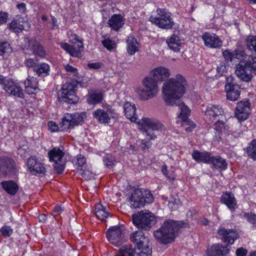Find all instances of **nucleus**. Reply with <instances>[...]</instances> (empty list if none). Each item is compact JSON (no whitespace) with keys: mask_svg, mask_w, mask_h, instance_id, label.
I'll return each instance as SVG.
<instances>
[{"mask_svg":"<svg viewBox=\"0 0 256 256\" xmlns=\"http://www.w3.org/2000/svg\"><path fill=\"white\" fill-rule=\"evenodd\" d=\"M186 82L180 74L165 82L162 86L164 100L168 105L174 106L185 92Z\"/></svg>","mask_w":256,"mask_h":256,"instance_id":"obj_1","label":"nucleus"},{"mask_svg":"<svg viewBox=\"0 0 256 256\" xmlns=\"http://www.w3.org/2000/svg\"><path fill=\"white\" fill-rule=\"evenodd\" d=\"M182 224V221L166 220L163 222L158 229L154 232V236L160 244H170L174 241Z\"/></svg>","mask_w":256,"mask_h":256,"instance_id":"obj_2","label":"nucleus"},{"mask_svg":"<svg viewBox=\"0 0 256 256\" xmlns=\"http://www.w3.org/2000/svg\"><path fill=\"white\" fill-rule=\"evenodd\" d=\"M164 128V126L159 120L154 118H143L142 119L141 130L143 134L146 138L147 140H142L140 144V147L144 150L150 148L152 143L149 140H153L156 138V136L153 131L162 130Z\"/></svg>","mask_w":256,"mask_h":256,"instance_id":"obj_3","label":"nucleus"},{"mask_svg":"<svg viewBox=\"0 0 256 256\" xmlns=\"http://www.w3.org/2000/svg\"><path fill=\"white\" fill-rule=\"evenodd\" d=\"M142 84L144 88H138L136 91L142 100H146L152 98L158 91V81L151 76L144 78Z\"/></svg>","mask_w":256,"mask_h":256,"instance_id":"obj_4","label":"nucleus"},{"mask_svg":"<svg viewBox=\"0 0 256 256\" xmlns=\"http://www.w3.org/2000/svg\"><path fill=\"white\" fill-rule=\"evenodd\" d=\"M134 246L141 250L140 256H152V250L150 246L149 239L142 230H136L131 234L130 237Z\"/></svg>","mask_w":256,"mask_h":256,"instance_id":"obj_5","label":"nucleus"},{"mask_svg":"<svg viewBox=\"0 0 256 256\" xmlns=\"http://www.w3.org/2000/svg\"><path fill=\"white\" fill-rule=\"evenodd\" d=\"M134 224L140 230H148L156 222V216L150 212L140 211L132 216Z\"/></svg>","mask_w":256,"mask_h":256,"instance_id":"obj_6","label":"nucleus"},{"mask_svg":"<svg viewBox=\"0 0 256 256\" xmlns=\"http://www.w3.org/2000/svg\"><path fill=\"white\" fill-rule=\"evenodd\" d=\"M77 85L78 82L74 80H70L64 84L61 89L62 95L58 97L59 102L70 104L76 103L78 102L76 94Z\"/></svg>","mask_w":256,"mask_h":256,"instance_id":"obj_7","label":"nucleus"},{"mask_svg":"<svg viewBox=\"0 0 256 256\" xmlns=\"http://www.w3.org/2000/svg\"><path fill=\"white\" fill-rule=\"evenodd\" d=\"M156 12L159 16L158 17L151 16L149 20L152 24H156L159 28L170 30L172 28L174 23L170 13L164 10L158 8Z\"/></svg>","mask_w":256,"mask_h":256,"instance_id":"obj_8","label":"nucleus"},{"mask_svg":"<svg viewBox=\"0 0 256 256\" xmlns=\"http://www.w3.org/2000/svg\"><path fill=\"white\" fill-rule=\"evenodd\" d=\"M85 117L86 115L83 113L66 114L60 124V130L65 131L72 128L75 126L82 124Z\"/></svg>","mask_w":256,"mask_h":256,"instance_id":"obj_9","label":"nucleus"},{"mask_svg":"<svg viewBox=\"0 0 256 256\" xmlns=\"http://www.w3.org/2000/svg\"><path fill=\"white\" fill-rule=\"evenodd\" d=\"M18 172L16 161L8 156L0 157V176H16Z\"/></svg>","mask_w":256,"mask_h":256,"instance_id":"obj_10","label":"nucleus"},{"mask_svg":"<svg viewBox=\"0 0 256 256\" xmlns=\"http://www.w3.org/2000/svg\"><path fill=\"white\" fill-rule=\"evenodd\" d=\"M124 226H114L108 229L106 236L108 241L116 246L121 245L124 241Z\"/></svg>","mask_w":256,"mask_h":256,"instance_id":"obj_11","label":"nucleus"},{"mask_svg":"<svg viewBox=\"0 0 256 256\" xmlns=\"http://www.w3.org/2000/svg\"><path fill=\"white\" fill-rule=\"evenodd\" d=\"M64 153L59 148H54L48 153V157L50 162H54V168L56 172L62 174L65 167L64 162L62 161Z\"/></svg>","mask_w":256,"mask_h":256,"instance_id":"obj_12","label":"nucleus"},{"mask_svg":"<svg viewBox=\"0 0 256 256\" xmlns=\"http://www.w3.org/2000/svg\"><path fill=\"white\" fill-rule=\"evenodd\" d=\"M225 90L228 100L231 101L238 100L240 94V86L236 84V80L232 76H228L226 78Z\"/></svg>","mask_w":256,"mask_h":256,"instance_id":"obj_13","label":"nucleus"},{"mask_svg":"<svg viewBox=\"0 0 256 256\" xmlns=\"http://www.w3.org/2000/svg\"><path fill=\"white\" fill-rule=\"evenodd\" d=\"M0 84L2 86L3 88L7 93L20 98L24 97L23 90L20 86L13 81L8 79L0 78Z\"/></svg>","mask_w":256,"mask_h":256,"instance_id":"obj_14","label":"nucleus"},{"mask_svg":"<svg viewBox=\"0 0 256 256\" xmlns=\"http://www.w3.org/2000/svg\"><path fill=\"white\" fill-rule=\"evenodd\" d=\"M252 69L245 60L240 62L236 66L235 74L238 78L242 81H250L252 78Z\"/></svg>","mask_w":256,"mask_h":256,"instance_id":"obj_15","label":"nucleus"},{"mask_svg":"<svg viewBox=\"0 0 256 256\" xmlns=\"http://www.w3.org/2000/svg\"><path fill=\"white\" fill-rule=\"evenodd\" d=\"M238 236L237 232L232 229L220 228L218 230L217 238L228 244H233Z\"/></svg>","mask_w":256,"mask_h":256,"instance_id":"obj_16","label":"nucleus"},{"mask_svg":"<svg viewBox=\"0 0 256 256\" xmlns=\"http://www.w3.org/2000/svg\"><path fill=\"white\" fill-rule=\"evenodd\" d=\"M250 109L248 100H244L237 104L235 116L240 120H246L250 114Z\"/></svg>","mask_w":256,"mask_h":256,"instance_id":"obj_17","label":"nucleus"},{"mask_svg":"<svg viewBox=\"0 0 256 256\" xmlns=\"http://www.w3.org/2000/svg\"><path fill=\"white\" fill-rule=\"evenodd\" d=\"M206 46L210 48H220L222 45V42L220 38L214 34L206 32L202 36Z\"/></svg>","mask_w":256,"mask_h":256,"instance_id":"obj_18","label":"nucleus"},{"mask_svg":"<svg viewBox=\"0 0 256 256\" xmlns=\"http://www.w3.org/2000/svg\"><path fill=\"white\" fill-rule=\"evenodd\" d=\"M229 245L224 246L222 244H216L212 245L207 251L208 256H226L230 252Z\"/></svg>","mask_w":256,"mask_h":256,"instance_id":"obj_19","label":"nucleus"},{"mask_svg":"<svg viewBox=\"0 0 256 256\" xmlns=\"http://www.w3.org/2000/svg\"><path fill=\"white\" fill-rule=\"evenodd\" d=\"M131 206L134 208H138L144 205V195L143 192L140 188L134 190L130 198Z\"/></svg>","mask_w":256,"mask_h":256,"instance_id":"obj_20","label":"nucleus"},{"mask_svg":"<svg viewBox=\"0 0 256 256\" xmlns=\"http://www.w3.org/2000/svg\"><path fill=\"white\" fill-rule=\"evenodd\" d=\"M27 166L30 172L34 174H44L46 172V169L43 164L37 161L34 157H30L28 158Z\"/></svg>","mask_w":256,"mask_h":256,"instance_id":"obj_21","label":"nucleus"},{"mask_svg":"<svg viewBox=\"0 0 256 256\" xmlns=\"http://www.w3.org/2000/svg\"><path fill=\"white\" fill-rule=\"evenodd\" d=\"M150 76L155 78L158 81H164L170 75L169 70L165 67L160 66L153 70L150 72Z\"/></svg>","mask_w":256,"mask_h":256,"instance_id":"obj_22","label":"nucleus"},{"mask_svg":"<svg viewBox=\"0 0 256 256\" xmlns=\"http://www.w3.org/2000/svg\"><path fill=\"white\" fill-rule=\"evenodd\" d=\"M25 90L29 94H34L36 90H38V82L36 78L28 76L24 81Z\"/></svg>","mask_w":256,"mask_h":256,"instance_id":"obj_23","label":"nucleus"},{"mask_svg":"<svg viewBox=\"0 0 256 256\" xmlns=\"http://www.w3.org/2000/svg\"><path fill=\"white\" fill-rule=\"evenodd\" d=\"M223 113L224 111L219 106H212L206 109L205 112V115L208 120L213 121L216 120Z\"/></svg>","mask_w":256,"mask_h":256,"instance_id":"obj_24","label":"nucleus"},{"mask_svg":"<svg viewBox=\"0 0 256 256\" xmlns=\"http://www.w3.org/2000/svg\"><path fill=\"white\" fill-rule=\"evenodd\" d=\"M28 47L32 51L34 54L40 57L44 58L46 55V52L42 46L35 39H30L28 40Z\"/></svg>","mask_w":256,"mask_h":256,"instance_id":"obj_25","label":"nucleus"},{"mask_svg":"<svg viewBox=\"0 0 256 256\" xmlns=\"http://www.w3.org/2000/svg\"><path fill=\"white\" fill-rule=\"evenodd\" d=\"M112 111L110 110L109 113L102 109H98L93 112L94 117L101 124H108L110 116V114Z\"/></svg>","mask_w":256,"mask_h":256,"instance_id":"obj_26","label":"nucleus"},{"mask_svg":"<svg viewBox=\"0 0 256 256\" xmlns=\"http://www.w3.org/2000/svg\"><path fill=\"white\" fill-rule=\"evenodd\" d=\"M124 108V110L126 117L132 122H136L138 120V116L136 113V107L132 102H125Z\"/></svg>","mask_w":256,"mask_h":256,"instance_id":"obj_27","label":"nucleus"},{"mask_svg":"<svg viewBox=\"0 0 256 256\" xmlns=\"http://www.w3.org/2000/svg\"><path fill=\"white\" fill-rule=\"evenodd\" d=\"M211 156V154L207 152L194 150L192 154V157L196 162L205 164H210Z\"/></svg>","mask_w":256,"mask_h":256,"instance_id":"obj_28","label":"nucleus"},{"mask_svg":"<svg viewBox=\"0 0 256 256\" xmlns=\"http://www.w3.org/2000/svg\"><path fill=\"white\" fill-rule=\"evenodd\" d=\"M124 22L120 14H114L108 20V24L114 30L118 31L124 24Z\"/></svg>","mask_w":256,"mask_h":256,"instance_id":"obj_29","label":"nucleus"},{"mask_svg":"<svg viewBox=\"0 0 256 256\" xmlns=\"http://www.w3.org/2000/svg\"><path fill=\"white\" fill-rule=\"evenodd\" d=\"M0 184L6 192L12 196L15 195L19 189L18 184L12 180L2 182Z\"/></svg>","mask_w":256,"mask_h":256,"instance_id":"obj_30","label":"nucleus"},{"mask_svg":"<svg viewBox=\"0 0 256 256\" xmlns=\"http://www.w3.org/2000/svg\"><path fill=\"white\" fill-rule=\"evenodd\" d=\"M221 202L232 210L235 209L236 206V199L231 193L224 194L221 198Z\"/></svg>","mask_w":256,"mask_h":256,"instance_id":"obj_31","label":"nucleus"},{"mask_svg":"<svg viewBox=\"0 0 256 256\" xmlns=\"http://www.w3.org/2000/svg\"><path fill=\"white\" fill-rule=\"evenodd\" d=\"M210 163H212L216 169L224 170L227 168L228 164L226 160L219 156H211Z\"/></svg>","mask_w":256,"mask_h":256,"instance_id":"obj_32","label":"nucleus"},{"mask_svg":"<svg viewBox=\"0 0 256 256\" xmlns=\"http://www.w3.org/2000/svg\"><path fill=\"white\" fill-rule=\"evenodd\" d=\"M126 43L127 51L130 55L134 54L138 50L139 44L133 36L128 37L126 40Z\"/></svg>","mask_w":256,"mask_h":256,"instance_id":"obj_33","label":"nucleus"},{"mask_svg":"<svg viewBox=\"0 0 256 256\" xmlns=\"http://www.w3.org/2000/svg\"><path fill=\"white\" fill-rule=\"evenodd\" d=\"M136 249L131 244H124L119 249L116 256H134Z\"/></svg>","mask_w":256,"mask_h":256,"instance_id":"obj_34","label":"nucleus"},{"mask_svg":"<svg viewBox=\"0 0 256 256\" xmlns=\"http://www.w3.org/2000/svg\"><path fill=\"white\" fill-rule=\"evenodd\" d=\"M166 43L170 49L175 52L180 50V38L176 34H172L166 40Z\"/></svg>","mask_w":256,"mask_h":256,"instance_id":"obj_35","label":"nucleus"},{"mask_svg":"<svg viewBox=\"0 0 256 256\" xmlns=\"http://www.w3.org/2000/svg\"><path fill=\"white\" fill-rule=\"evenodd\" d=\"M95 214L96 217L102 221L110 216V213L106 210V207L104 206L101 204H98L95 206Z\"/></svg>","mask_w":256,"mask_h":256,"instance_id":"obj_36","label":"nucleus"},{"mask_svg":"<svg viewBox=\"0 0 256 256\" xmlns=\"http://www.w3.org/2000/svg\"><path fill=\"white\" fill-rule=\"evenodd\" d=\"M174 105L178 106L179 110H180L178 118H180L184 122L186 121L188 118V116L190 112L188 108L186 106L183 102H181L180 100L176 102V104H174Z\"/></svg>","mask_w":256,"mask_h":256,"instance_id":"obj_37","label":"nucleus"},{"mask_svg":"<svg viewBox=\"0 0 256 256\" xmlns=\"http://www.w3.org/2000/svg\"><path fill=\"white\" fill-rule=\"evenodd\" d=\"M84 50L82 42L76 40L71 46V56L78 57Z\"/></svg>","mask_w":256,"mask_h":256,"instance_id":"obj_38","label":"nucleus"},{"mask_svg":"<svg viewBox=\"0 0 256 256\" xmlns=\"http://www.w3.org/2000/svg\"><path fill=\"white\" fill-rule=\"evenodd\" d=\"M103 98V96L100 92H90L86 98L88 104H96L100 102Z\"/></svg>","mask_w":256,"mask_h":256,"instance_id":"obj_39","label":"nucleus"},{"mask_svg":"<svg viewBox=\"0 0 256 256\" xmlns=\"http://www.w3.org/2000/svg\"><path fill=\"white\" fill-rule=\"evenodd\" d=\"M50 67L46 64L42 63L37 65L34 68V72H36L38 76H44L48 74Z\"/></svg>","mask_w":256,"mask_h":256,"instance_id":"obj_40","label":"nucleus"},{"mask_svg":"<svg viewBox=\"0 0 256 256\" xmlns=\"http://www.w3.org/2000/svg\"><path fill=\"white\" fill-rule=\"evenodd\" d=\"M246 152L248 156L254 160H256V140H252L247 148Z\"/></svg>","mask_w":256,"mask_h":256,"instance_id":"obj_41","label":"nucleus"},{"mask_svg":"<svg viewBox=\"0 0 256 256\" xmlns=\"http://www.w3.org/2000/svg\"><path fill=\"white\" fill-rule=\"evenodd\" d=\"M246 46L248 50L256 52V36H249L247 38Z\"/></svg>","mask_w":256,"mask_h":256,"instance_id":"obj_42","label":"nucleus"},{"mask_svg":"<svg viewBox=\"0 0 256 256\" xmlns=\"http://www.w3.org/2000/svg\"><path fill=\"white\" fill-rule=\"evenodd\" d=\"M180 206V200L176 197L172 196H170L168 204V207L172 210H176Z\"/></svg>","mask_w":256,"mask_h":256,"instance_id":"obj_43","label":"nucleus"},{"mask_svg":"<svg viewBox=\"0 0 256 256\" xmlns=\"http://www.w3.org/2000/svg\"><path fill=\"white\" fill-rule=\"evenodd\" d=\"M252 72L256 74V54L249 56L248 60H245Z\"/></svg>","mask_w":256,"mask_h":256,"instance_id":"obj_44","label":"nucleus"},{"mask_svg":"<svg viewBox=\"0 0 256 256\" xmlns=\"http://www.w3.org/2000/svg\"><path fill=\"white\" fill-rule=\"evenodd\" d=\"M10 28L16 32H19L24 28V26L16 20H12L10 24Z\"/></svg>","mask_w":256,"mask_h":256,"instance_id":"obj_45","label":"nucleus"},{"mask_svg":"<svg viewBox=\"0 0 256 256\" xmlns=\"http://www.w3.org/2000/svg\"><path fill=\"white\" fill-rule=\"evenodd\" d=\"M104 162L106 167L109 168H112L116 162L114 158L110 154H107L104 158Z\"/></svg>","mask_w":256,"mask_h":256,"instance_id":"obj_46","label":"nucleus"},{"mask_svg":"<svg viewBox=\"0 0 256 256\" xmlns=\"http://www.w3.org/2000/svg\"><path fill=\"white\" fill-rule=\"evenodd\" d=\"M222 54L227 61L231 62L233 58H238V53L236 51L231 52L228 50H225L222 52Z\"/></svg>","mask_w":256,"mask_h":256,"instance_id":"obj_47","label":"nucleus"},{"mask_svg":"<svg viewBox=\"0 0 256 256\" xmlns=\"http://www.w3.org/2000/svg\"><path fill=\"white\" fill-rule=\"evenodd\" d=\"M10 50L11 47L8 42L0 40V56L3 55L6 52H8Z\"/></svg>","mask_w":256,"mask_h":256,"instance_id":"obj_48","label":"nucleus"},{"mask_svg":"<svg viewBox=\"0 0 256 256\" xmlns=\"http://www.w3.org/2000/svg\"><path fill=\"white\" fill-rule=\"evenodd\" d=\"M102 44L108 50H112L116 46L114 42L108 38H104L102 41Z\"/></svg>","mask_w":256,"mask_h":256,"instance_id":"obj_49","label":"nucleus"},{"mask_svg":"<svg viewBox=\"0 0 256 256\" xmlns=\"http://www.w3.org/2000/svg\"><path fill=\"white\" fill-rule=\"evenodd\" d=\"M0 232L4 236H10L12 233V229L8 226H4L0 229Z\"/></svg>","mask_w":256,"mask_h":256,"instance_id":"obj_50","label":"nucleus"},{"mask_svg":"<svg viewBox=\"0 0 256 256\" xmlns=\"http://www.w3.org/2000/svg\"><path fill=\"white\" fill-rule=\"evenodd\" d=\"M79 173L86 180H90L93 178L94 175L92 172L88 170H84L83 169H80L78 170Z\"/></svg>","mask_w":256,"mask_h":256,"instance_id":"obj_51","label":"nucleus"},{"mask_svg":"<svg viewBox=\"0 0 256 256\" xmlns=\"http://www.w3.org/2000/svg\"><path fill=\"white\" fill-rule=\"evenodd\" d=\"M244 218L246 219L249 222L252 224H254L256 223V215L252 213L245 214H244Z\"/></svg>","mask_w":256,"mask_h":256,"instance_id":"obj_52","label":"nucleus"},{"mask_svg":"<svg viewBox=\"0 0 256 256\" xmlns=\"http://www.w3.org/2000/svg\"><path fill=\"white\" fill-rule=\"evenodd\" d=\"M145 195L144 196V204L146 202L150 204L153 202L154 200V196L152 194L146 190Z\"/></svg>","mask_w":256,"mask_h":256,"instance_id":"obj_53","label":"nucleus"},{"mask_svg":"<svg viewBox=\"0 0 256 256\" xmlns=\"http://www.w3.org/2000/svg\"><path fill=\"white\" fill-rule=\"evenodd\" d=\"M18 154L22 158H26L29 155V153L26 150L22 147L18 148Z\"/></svg>","mask_w":256,"mask_h":256,"instance_id":"obj_54","label":"nucleus"},{"mask_svg":"<svg viewBox=\"0 0 256 256\" xmlns=\"http://www.w3.org/2000/svg\"><path fill=\"white\" fill-rule=\"evenodd\" d=\"M25 64L27 66L33 67L34 68L37 66V60L33 58L26 59Z\"/></svg>","mask_w":256,"mask_h":256,"instance_id":"obj_55","label":"nucleus"},{"mask_svg":"<svg viewBox=\"0 0 256 256\" xmlns=\"http://www.w3.org/2000/svg\"><path fill=\"white\" fill-rule=\"evenodd\" d=\"M48 130L52 132H56L58 130V126L52 121L48 122Z\"/></svg>","mask_w":256,"mask_h":256,"instance_id":"obj_56","label":"nucleus"},{"mask_svg":"<svg viewBox=\"0 0 256 256\" xmlns=\"http://www.w3.org/2000/svg\"><path fill=\"white\" fill-rule=\"evenodd\" d=\"M8 17L7 13L2 12H0V25L6 22Z\"/></svg>","mask_w":256,"mask_h":256,"instance_id":"obj_57","label":"nucleus"},{"mask_svg":"<svg viewBox=\"0 0 256 256\" xmlns=\"http://www.w3.org/2000/svg\"><path fill=\"white\" fill-rule=\"evenodd\" d=\"M236 256H246L247 250L243 248H240L236 250Z\"/></svg>","mask_w":256,"mask_h":256,"instance_id":"obj_58","label":"nucleus"},{"mask_svg":"<svg viewBox=\"0 0 256 256\" xmlns=\"http://www.w3.org/2000/svg\"><path fill=\"white\" fill-rule=\"evenodd\" d=\"M216 120V121L214 124L215 126L214 128L218 130H221L222 128L224 126V123L222 120H220L218 118Z\"/></svg>","mask_w":256,"mask_h":256,"instance_id":"obj_59","label":"nucleus"},{"mask_svg":"<svg viewBox=\"0 0 256 256\" xmlns=\"http://www.w3.org/2000/svg\"><path fill=\"white\" fill-rule=\"evenodd\" d=\"M65 69L66 71L70 72L74 75H76L77 74L76 69L69 64H67L65 66Z\"/></svg>","mask_w":256,"mask_h":256,"instance_id":"obj_60","label":"nucleus"},{"mask_svg":"<svg viewBox=\"0 0 256 256\" xmlns=\"http://www.w3.org/2000/svg\"><path fill=\"white\" fill-rule=\"evenodd\" d=\"M60 46L62 49L66 50L71 56V45H70L67 43H62L60 44Z\"/></svg>","mask_w":256,"mask_h":256,"instance_id":"obj_61","label":"nucleus"},{"mask_svg":"<svg viewBox=\"0 0 256 256\" xmlns=\"http://www.w3.org/2000/svg\"><path fill=\"white\" fill-rule=\"evenodd\" d=\"M88 66L90 69L98 70L100 68V64L99 62L90 63L88 64Z\"/></svg>","mask_w":256,"mask_h":256,"instance_id":"obj_62","label":"nucleus"},{"mask_svg":"<svg viewBox=\"0 0 256 256\" xmlns=\"http://www.w3.org/2000/svg\"><path fill=\"white\" fill-rule=\"evenodd\" d=\"M52 26L51 27L52 30H54L55 28H58V20L54 16H52Z\"/></svg>","mask_w":256,"mask_h":256,"instance_id":"obj_63","label":"nucleus"},{"mask_svg":"<svg viewBox=\"0 0 256 256\" xmlns=\"http://www.w3.org/2000/svg\"><path fill=\"white\" fill-rule=\"evenodd\" d=\"M16 8L22 12H24L26 11V5L24 3L18 4Z\"/></svg>","mask_w":256,"mask_h":256,"instance_id":"obj_64","label":"nucleus"}]
</instances>
